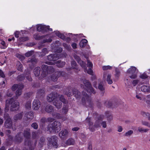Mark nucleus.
<instances>
[{"label":"nucleus","mask_w":150,"mask_h":150,"mask_svg":"<svg viewBox=\"0 0 150 150\" xmlns=\"http://www.w3.org/2000/svg\"><path fill=\"white\" fill-rule=\"evenodd\" d=\"M48 53V51L46 48H44L42 51L41 55L42 56H45L46 54Z\"/></svg>","instance_id":"obj_44"},{"label":"nucleus","mask_w":150,"mask_h":150,"mask_svg":"<svg viewBox=\"0 0 150 150\" xmlns=\"http://www.w3.org/2000/svg\"><path fill=\"white\" fill-rule=\"evenodd\" d=\"M4 117L6 120L4 123L5 126L8 128H11L12 126V122L11 119L9 117L8 115L6 113L4 115Z\"/></svg>","instance_id":"obj_12"},{"label":"nucleus","mask_w":150,"mask_h":150,"mask_svg":"<svg viewBox=\"0 0 150 150\" xmlns=\"http://www.w3.org/2000/svg\"><path fill=\"white\" fill-rule=\"evenodd\" d=\"M68 111V107L67 105H65L63 106L62 110L61 113L62 115H65Z\"/></svg>","instance_id":"obj_21"},{"label":"nucleus","mask_w":150,"mask_h":150,"mask_svg":"<svg viewBox=\"0 0 150 150\" xmlns=\"http://www.w3.org/2000/svg\"><path fill=\"white\" fill-rule=\"evenodd\" d=\"M10 105H11L10 110L12 111L16 110L19 108V103L17 101L14 100L13 98H11L10 99H7L6 100L5 107V110L6 111H8V110Z\"/></svg>","instance_id":"obj_2"},{"label":"nucleus","mask_w":150,"mask_h":150,"mask_svg":"<svg viewBox=\"0 0 150 150\" xmlns=\"http://www.w3.org/2000/svg\"><path fill=\"white\" fill-rule=\"evenodd\" d=\"M91 120L90 118H87L86 119V121L88 123L89 126V129L92 131H94L95 130V128L99 127L100 126V121L98 120L96 121L95 122L94 126L93 125V123L91 122Z\"/></svg>","instance_id":"obj_6"},{"label":"nucleus","mask_w":150,"mask_h":150,"mask_svg":"<svg viewBox=\"0 0 150 150\" xmlns=\"http://www.w3.org/2000/svg\"><path fill=\"white\" fill-rule=\"evenodd\" d=\"M141 89L144 92L150 93V86H142L141 87Z\"/></svg>","instance_id":"obj_19"},{"label":"nucleus","mask_w":150,"mask_h":150,"mask_svg":"<svg viewBox=\"0 0 150 150\" xmlns=\"http://www.w3.org/2000/svg\"><path fill=\"white\" fill-rule=\"evenodd\" d=\"M53 110V107L50 105H47L45 109V111L48 113L52 112Z\"/></svg>","instance_id":"obj_27"},{"label":"nucleus","mask_w":150,"mask_h":150,"mask_svg":"<svg viewBox=\"0 0 150 150\" xmlns=\"http://www.w3.org/2000/svg\"><path fill=\"white\" fill-rule=\"evenodd\" d=\"M25 115L27 119H30L33 117V112L31 111H30L29 112L26 113L25 114Z\"/></svg>","instance_id":"obj_28"},{"label":"nucleus","mask_w":150,"mask_h":150,"mask_svg":"<svg viewBox=\"0 0 150 150\" xmlns=\"http://www.w3.org/2000/svg\"><path fill=\"white\" fill-rule=\"evenodd\" d=\"M40 106V102L38 100H35L33 103V108L34 110H38Z\"/></svg>","instance_id":"obj_18"},{"label":"nucleus","mask_w":150,"mask_h":150,"mask_svg":"<svg viewBox=\"0 0 150 150\" xmlns=\"http://www.w3.org/2000/svg\"><path fill=\"white\" fill-rule=\"evenodd\" d=\"M83 82L85 86L84 88L86 90H85V91H86L87 92L89 93H95L88 81L85 80H83ZM83 88H84V86H83Z\"/></svg>","instance_id":"obj_10"},{"label":"nucleus","mask_w":150,"mask_h":150,"mask_svg":"<svg viewBox=\"0 0 150 150\" xmlns=\"http://www.w3.org/2000/svg\"><path fill=\"white\" fill-rule=\"evenodd\" d=\"M115 72V78L116 79H118L119 77H120V72L118 70L116 69Z\"/></svg>","instance_id":"obj_35"},{"label":"nucleus","mask_w":150,"mask_h":150,"mask_svg":"<svg viewBox=\"0 0 150 150\" xmlns=\"http://www.w3.org/2000/svg\"><path fill=\"white\" fill-rule=\"evenodd\" d=\"M61 128V123L59 122L55 121L52 124L48 125L47 129L51 132H58L60 130Z\"/></svg>","instance_id":"obj_3"},{"label":"nucleus","mask_w":150,"mask_h":150,"mask_svg":"<svg viewBox=\"0 0 150 150\" xmlns=\"http://www.w3.org/2000/svg\"><path fill=\"white\" fill-rule=\"evenodd\" d=\"M54 119L51 118L49 117L47 119V120L46 121L48 122H52L54 120Z\"/></svg>","instance_id":"obj_61"},{"label":"nucleus","mask_w":150,"mask_h":150,"mask_svg":"<svg viewBox=\"0 0 150 150\" xmlns=\"http://www.w3.org/2000/svg\"><path fill=\"white\" fill-rule=\"evenodd\" d=\"M28 37H22L20 38L19 40L20 41H25L28 40Z\"/></svg>","instance_id":"obj_45"},{"label":"nucleus","mask_w":150,"mask_h":150,"mask_svg":"<svg viewBox=\"0 0 150 150\" xmlns=\"http://www.w3.org/2000/svg\"><path fill=\"white\" fill-rule=\"evenodd\" d=\"M37 29L38 31H51L52 30V28H50L49 26H46L41 24L38 25L37 26Z\"/></svg>","instance_id":"obj_13"},{"label":"nucleus","mask_w":150,"mask_h":150,"mask_svg":"<svg viewBox=\"0 0 150 150\" xmlns=\"http://www.w3.org/2000/svg\"><path fill=\"white\" fill-rule=\"evenodd\" d=\"M37 62V60L34 57H33L32 58H29L28 59V62L29 63L30 68L32 69V66H34Z\"/></svg>","instance_id":"obj_17"},{"label":"nucleus","mask_w":150,"mask_h":150,"mask_svg":"<svg viewBox=\"0 0 150 150\" xmlns=\"http://www.w3.org/2000/svg\"><path fill=\"white\" fill-rule=\"evenodd\" d=\"M102 125L103 127L105 128L106 126V122L105 121L103 122L102 123Z\"/></svg>","instance_id":"obj_64"},{"label":"nucleus","mask_w":150,"mask_h":150,"mask_svg":"<svg viewBox=\"0 0 150 150\" xmlns=\"http://www.w3.org/2000/svg\"><path fill=\"white\" fill-rule=\"evenodd\" d=\"M139 81L137 80H134L132 82V84L134 86H135L138 83Z\"/></svg>","instance_id":"obj_55"},{"label":"nucleus","mask_w":150,"mask_h":150,"mask_svg":"<svg viewBox=\"0 0 150 150\" xmlns=\"http://www.w3.org/2000/svg\"><path fill=\"white\" fill-rule=\"evenodd\" d=\"M30 129H27L26 130H24V136L27 139V140L25 142V144L26 146H28L29 148V150H33L32 149H31V147H33L35 145H33L31 144V142L28 139L29 138L30 136V134L29 132Z\"/></svg>","instance_id":"obj_7"},{"label":"nucleus","mask_w":150,"mask_h":150,"mask_svg":"<svg viewBox=\"0 0 150 150\" xmlns=\"http://www.w3.org/2000/svg\"><path fill=\"white\" fill-rule=\"evenodd\" d=\"M16 66L17 69L18 70L21 71L22 70L23 68L22 65L19 62H17Z\"/></svg>","instance_id":"obj_32"},{"label":"nucleus","mask_w":150,"mask_h":150,"mask_svg":"<svg viewBox=\"0 0 150 150\" xmlns=\"http://www.w3.org/2000/svg\"><path fill=\"white\" fill-rule=\"evenodd\" d=\"M87 66L88 67H90V68H92L93 67V64L90 61L88 60H87Z\"/></svg>","instance_id":"obj_51"},{"label":"nucleus","mask_w":150,"mask_h":150,"mask_svg":"<svg viewBox=\"0 0 150 150\" xmlns=\"http://www.w3.org/2000/svg\"><path fill=\"white\" fill-rule=\"evenodd\" d=\"M54 71V69L52 68L51 66H48L46 65H43L42 67V72L41 75L42 77H45L47 75L48 71L52 72Z\"/></svg>","instance_id":"obj_11"},{"label":"nucleus","mask_w":150,"mask_h":150,"mask_svg":"<svg viewBox=\"0 0 150 150\" xmlns=\"http://www.w3.org/2000/svg\"><path fill=\"white\" fill-rule=\"evenodd\" d=\"M74 144L75 141L74 140L71 138L69 139L65 142L66 144L68 145H73Z\"/></svg>","instance_id":"obj_23"},{"label":"nucleus","mask_w":150,"mask_h":150,"mask_svg":"<svg viewBox=\"0 0 150 150\" xmlns=\"http://www.w3.org/2000/svg\"><path fill=\"white\" fill-rule=\"evenodd\" d=\"M56 117L58 119L62 118V120L63 121H65L66 119V118L65 117L62 116V115H61L60 114H57Z\"/></svg>","instance_id":"obj_34"},{"label":"nucleus","mask_w":150,"mask_h":150,"mask_svg":"<svg viewBox=\"0 0 150 150\" xmlns=\"http://www.w3.org/2000/svg\"><path fill=\"white\" fill-rule=\"evenodd\" d=\"M21 133H19L18 134H17L16 136V137L17 139V142H21Z\"/></svg>","instance_id":"obj_36"},{"label":"nucleus","mask_w":150,"mask_h":150,"mask_svg":"<svg viewBox=\"0 0 150 150\" xmlns=\"http://www.w3.org/2000/svg\"><path fill=\"white\" fill-rule=\"evenodd\" d=\"M57 140V137L55 136L52 137L51 138H48V140L52 144L53 146H55L56 148L58 146L57 144L56 141Z\"/></svg>","instance_id":"obj_16"},{"label":"nucleus","mask_w":150,"mask_h":150,"mask_svg":"<svg viewBox=\"0 0 150 150\" xmlns=\"http://www.w3.org/2000/svg\"><path fill=\"white\" fill-rule=\"evenodd\" d=\"M88 42L87 40L85 39H82L80 42L79 43V45L81 47H83L86 45Z\"/></svg>","instance_id":"obj_25"},{"label":"nucleus","mask_w":150,"mask_h":150,"mask_svg":"<svg viewBox=\"0 0 150 150\" xmlns=\"http://www.w3.org/2000/svg\"><path fill=\"white\" fill-rule=\"evenodd\" d=\"M142 124L143 125L147 126L149 127L150 126V124L148 122L146 121H142Z\"/></svg>","instance_id":"obj_42"},{"label":"nucleus","mask_w":150,"mask_h":150,"mask_svg":"<svg viewBox=\"0 0 150 150\" xmlns=\"http://www.w3.org/2000/svg\"><path fill=\"white\" fill-rule=\"evenodd\" d=\"M138 70L134 67H132L127 70L129 77L131 79H135L137 77Z\"/></svg>","instance_id":"obj_8"},{"label":"nucleus","mask_w":150,"mask_h":150,"mask_svg":"<svg viewBox=\"0 0 150 150\" xmlns=\"http://www.w3.org/2000/svg\"><path fill=\"white\" fill-rule=\"evenodd\" d=\"M31 126L35 129H37L38 127V125L35 123H33L31 125Z\"/></svg>","instance_id":"obj_54"},{"label":"nucleus","mask_w":150,"mask_h":150,"mask_svg":"<svg viewBox=\"0 0 150 150\" xmlns=\"http://www.w3.org/2000/svg\"><path fill=\"white\" fill-rule=\"evenodd\" d=\"M0 76L3 78L5 77V75L3 72L1 70H0Z\"/></svg>","instance_id":"obj_62"},{"label":"nucleus","mask_w":150,"mask_h":150,"mask_svg":"<svg viewBox=\"0 0 150 150\" xmlns=\"http://www.w3.org/2000/svg\"><path fill=\"white\" fill-rule=\"evenodd\" d=\"M22 117V114L20 113L16 115L14 117V119L15 120H18L21 119Z\"/></svg>","instance_id":"obj_37"},{"label":"nucleus","mask_w":150,"mask_h":150,"mask_svg":"<svg viewBox=\"0 0 150 150\" xmlns=\"http://www.w3.org/2000/svg\"><path fill=\"white\" fill-rule=\"evenodd\" d=\"M20 84H14L12 87L11 89L13 91H15L18 88Z\"/></svg>","instance_id":"obj_39"},{"label":"nucleus","mask_w":150,"mask_h":150,"mask_svg":"<svg viewBox=\"0 0 150 150\" xmlns=\"http://www.w3.org/2000/svg\"><path fill=\"white\" fill-rule=\"evenodd\" d=\"M133 132L132 130H130L126 132L125 133V135L126 136H129L133 134Z\"/></svg>","instance_id":"obj_43"},{"label":"nucleus","mask_w":150,"mask_h":150,"mask_svg":"<svg viewBox=\"0 0 150 150\" xmlns=\"http://www.w3.org/2000/svg\"><path fill=\"white\" fill-rule=\"evenodd\" d=\"M47 99L49 102L54 101V105L58 109L62 107V102L64 104L67 103L63 96L58 95L57 93H51L48 96Z\"/></svg>","instance_id":"obj_1"},{"label":"nucleus","mask_w":150,"mask_h":150,"mask_svg":"<svg viewBox=\"0 0 150 150\" xmlns=\"http://www.w3.org/2000/svg\"><path fill=\"white\" fill-rule=\"evenodd\" d=\"M111 75L107 72H105L103 73V79L106 80L108 84H111L113 83L111 79Z\"/></svg>","instance_id":"obj_14"},{"label":"nucleus","mask_w":150,"mask_h":150,"mask_svg":"<svg viewBox=\"0 0 150 150\" xmlns=\"http://www.w3.org/2000/svg\"><path fill=\"white\" fill-rule=\"evenodd\" d=\"M16 56L17 57L20 59L21 60H23L25 58L24 56L19 54H16Z\"/></svg>","instance_id":"obj_47"},{"label":"nucleus","mask_w":150,"mask_h":150,"mask_svg":"<svg viewBox=\"0 0 150 150\" xmlns=\"http://www.w3.org/2000/svg\"><path fill=\"white\" fill-rule=\"evenodd\" d=\"M57 74H60V75H62V72H57L55 73V75H53L51 76V80L53 81H56L57 80L58 77L56 76V75Z\"/></svg>","instance_id":"obj_24"},{"label":"nucleus","mask_w":150,"mask_h":150,"mask_svg":"<svg viewBox=\"0 0 150 150\" xmlns=\"http://www.w3.org/2000/svg\"><path fill=\"white\" fill-rule=\"evenodd\" d=\"M21 33L20 32L18 31H16L14 33L15 36L16 37L18 38L19 37V35Z\"/></svg>","instance_id":"obj_56"},{"label":"nucleus","mask_w":150,"mask_h":150,"mask_svg":"<svg viewBox=\"0 0 150 150\" xmlns=\"http://www.w3.org/2000/svg\"><path fill=\"white\" fill-rule=\"evenodd\" d=\"M60 137L62 139H66L69 136L68 131L66 129L63 130L59 133Z\"/></svg>","instance_id":"obj_15"},{"label":"nucleus","mask_w":150,"mask_h":150,"mask_svg":"<svg viewBox=\"0 0 150 150\" xmlns=\"http://www.w3.org/2000/svg\"><path fill=\"white\" fill-rule=\"evenodd\" d=\"M44 139H42V140H40L39 142V144H40V147H41L44 144Z\"/></svg>","instance_id":"obj_58"},{"label":"nucleus","mask_w":150,"mask_h":150,"mask_svg":"<svg viewBox=\"0 0 150 150\" xmlns=\"http://www.w3.org/2000/svg\"><path fill=\"white\" fill-rule=\"evenodd\" d=\"M55 34L56 35L62 39H64L65 38L64 35L63 34L60 33L58 31L55 32Z\"/></svg>","instance_id":"obj_31"},{"label":"nucleus","mask_w":150,"mask_h":150,"mask_svg":"<svg viewBox=\"0 0 150 150\" xmlns=\"http://www.w3.org/2000/svg\"><path fill=\"white\" fill-rule=\"evenodd\" d=\"M1 43L2 46L1 47V48L5 49L6 47V43L4 41H1Z\"/></svg>","instance_id":"obj_50"},{"label":"nucleus","mask_w":150,"mask_h":150,"mask_svg":"<svg viewBox=\"0 0 150 150\" xmlns=\"http://www.w3.org/2000/svg\"><path fill=\"white\" fill-rule=\"evenodd\" d=\"M34 53V52L33 51H31L29 52H28L27 53H26L25 55V56L27 57H29L31 55H32Z\"/></svg>","instance_id":"obj_40"},{"label":"nucleus","mask_w":150,"mask_h":150,"mask_svg":"<svg viewBox=\"0 0 150 150\" xmlns=\"http://www.w3.org/2000/svg\"><path fill=\"white\" fill-rule=\"evenodd\" d=\"M140 77L142 79H145L147 77V76L145 74H143L140 76Z\"/></svg>","instance_id":"obj_53"},{"label":"nucleus","mask_w":150,"mask_h":150,"mask_svg":"<svg viewBox=\"0 0 150 150\" xmlns=\"http://www.w3.org/2000/svg\"><path fill=\"white\" fill-rule=\"evenodd\" d=\"M23 88V86L21 84H20L19 87H18L16 91V97H18L20 96L22 93V90Z\"/></svg>","instance_id":"obj_20"},{"label":"nucleus","mask_w":150,"mask_h":150,"mask_svg":"<svg viewBox=\"0 0 150 150\" xmlns=\"http://www.w3.org/2000/svg\"><path fill=\"white\" fill-rule=\"evenodd\" d=\"M71 89H70L68 90V92L67 91L65 92V94H66L68 96L70 97L71 96Z\"/></svg>","instance_id":"obj_49"},{"label":"nucleus","mask_w":150,"mask_h":150,"mask_svg":"<svg viewBox=\"0 0 150 150\" xmlns=\"http://www.w3.org/2000/svg\"><path fill=\"white\" fill-rule=\"evenodd\" d=\"M102 69L103 70H106L108 69H111L112 68V67L109 65L104 66L102 67Z\"/></svg>","instance_id":"obj_41"},{"label":"nucleus","mask_w":150,"mask_h":150,"mask_svg":"<svg viewBox=\"0 0 150 150\" xmlns=\"http://www.w3.org/2000/svg\"><path fill=\"white\" fill-rule=\"evenodd\" d=\"M73 94H74L75 95V96L76 97V98H78V97L77 96L80 95V92H79L78 91H77L76 90V89H75V90H73Z\"/></svg>","instance_id":"obj_46"},{"label":"nucleus","mask_w":150,"mask_h":150,"mask_svg":"<svg viewBox=\"0 0 150 150\" xmlns=\"http://www.w3.org/2000/svg\"><path fill=\"white\" fill-rule=\"evenodd\" d=\"M44 93V90L42 89L40 90H39L38 92V94H40L42 95Z\"/></svg>","instance_id":"obj_57"},{"label":"nucleus","mask_w":150,"mask_h":150,"mask_svg":"<svg viewBox=\"0 0 150 150\" xmlns=\"http://www.w3.org/2000/svg\"><path fill=\"white\" fill-rule=\"evenodd\" d=\"M122 128L121 126H119L118 127L117 131L119 132H120L122 131Z\"/></svg>","instance_id":"obj_63"},{"label":"nucleus","mask_w":150,"mask_h":150,"mask_svg":"<svg viewBox=\"0 0 150 150\" xmlns=\"http://www.w3.org/2000/svg\"><path fill=\"white\" fill-rule=\"evenodd\" d=\"M71 65L73 68L77 70L78 69V68L76 65V62L75 61H73L71 62Z\"/></svg>","instance_id":"obj_38"},{"label":"nucleus","mask_w":150,"mask_h":150,"mask_svg":"<svg viewBox=\"0 0 150 150\" xmlns=\"http://www.w3.org/2000/svg\"><path fill=\"white\" fill-rule=\"evenodd\" d=\"M98 88L100 90L102 91L103 93H104V88L103 86L102 83L101 82L99 84Z\"/></svg>","instance_id":"obj_33"},{"label":"nucleus","mask_w":150,"mask_h":150,"mask_svg":"<svg viewBox=\"0 0 150 150\" xmlns=\"http://www.w3.org/2000/svg\"><path fill=\"white\" fill-rule=\"evenodd\" d=\"M141 115L144 117H147L148 119L150 120V114L148 112H141Z\"/></svg>","instance_id":"obj_29"},{"label":"nucleus","mask_w":150,"mask_h":150,"mask_svg":"<svg viewBox=\"0 0 150 150\" xmlns=\"http://www.w3.org/2000/svg\"><path fill=\"white\" fill-rule=\"evenodd\" d=\"M54 63L57 64V66L58 67H62L65 64V62H61L59 61H56Z\"/></svg>","instance_id":"obj_26"},{"label":"nucleus","mask_w":150,"mask_h":150,"mask_svg":"<svg viewBox=\"0 0 150 150\" xmlns=\"http://www.w3.org/2000/svg\"><path fill=\"white\" fill-rule=\"evenodd\" d=\"M31 101H28L27 102L25 105V107L28 109L31 108Z\"/></svg>","instance_id":"obj_48"},{"label":"nucleus","mask_w":150,"mask_h":150,"mask_svg":"<svg viewBox=\"0 0 150 150\" xmlns=\"http://www.w3.org/2000/svg\"><path fill=\"white\" fill-rule=\"evenodd\" d=\"M82 94L83 96L82 99V102L83 105L86 106L91 107L92 102L90 97L84 92V91L82 92Z\"/></svg>","instance_id":"obj_5"},{"label":"nucleus","mask_w":150,"mask_h":150,"mask_svg":"<svg viewBox=\"0 0 150 150\" xmlns=\"http://www.w3.org/2000/svg\"><path fill=\"white\" fill-rule=\"evenodd\" d=\"M63 46L66 49H69L70 47L69 45H68L66 43H64L63 44Z\"/></svg>","instance_id":"obj_60"},{"label":"nucleus","mask_w":150,"mask_h":150,"mask_svg":"<svg viewBox=\"0 0 150 150\" xmlns=\"http://www.w3.org/2000/svg\"><path fill=\"white\" fill-rule=\"evenodd\" d=\"M34 38L36 40H39L41 39V37L39 36L37 34H35L34 35Z\"/></svg>","instance_id":"obj_52"},{"label":"nucleus","mask_w":150,"mask_h":150,"mask_svg":"<svg viewBox=\"0 0 150 150\" xmlns=\"http://www.w3.org/2000/svg\"><path fill=\"white\" fill-rule=\"evenodd\" d=\"M63 55L64 56H62V54H51L47 56V59L50 61L56 62L57 60L60 58L61 57H66L67 54L66 53H64Z\"/></svg>","instance_id":"obj_9"},{"label":"nucleus","mask_w":150,"mask_h":150,"mask_svg":"<svg viewBox=\"0 0 150 150\" xmlns=\"http://www.w3.org/2000/svg\"><path fill=\"white\" fill-rule=\"evenodd\" d=\"M138 130L139 132L141 133H146L148 132L149 129L148 128H144L142 127H139Z\"/></svg>","instance_id":"obj_30"},{"label":"nucleus","mask_w":150,"mask_h":150,"mask_svg":"<svg viewBox=\"0 0 150 150\" xmlns=\"http://www.w3.org/2000/svg\"><path fill=\"white\" fill-rule=\"evenodd\" d=\"M74 57L81 67L84 69L85 72H87L88 74L91 75H93V71L91 68H90L88 70H87L86 69V64L83 62L81 61L78 56L75 55L74 56Z\"/></svg>","instance_id":"obj_4"},{"label":"nucleus","mask_w":150,"mask_h":150,"mask_svg":"<svg viewBox=\"0 0 150 150\" xmlns=\"http://www.w3.org/2000/svg\"><path fill=\"white\" fill-rule=\"evenodd\" d=\"M40 67H36L33 70L34 74L36 76H38L40 74Z\"/></svg>","instance_id":"obj_22"},{"label":"nucleus","mask_w":150,"mask_h":150,"mask_svg":"<svg viewBox=\"0 0 150 150\" xmlns=\"http://www.w3.org/2000/svg\"><path fill=\"white\" fill-rule=\"evenodd\" d=\"M47 120H46V119L45 118H42L40 121V123L41 124H43Z\"/></svg>","instance_id":"obj_59"}]
</instances>
